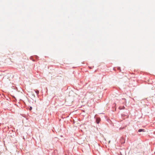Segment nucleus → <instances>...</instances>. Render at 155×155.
Returning a JSON list of instances; mask_svg holds the SVG:
<instances>
[{"label":"nucleus","mask_w":155,"mask_h":155,"mask_svg":"<svg viewBox=\"0 0 155 155\" xmlns=\"http://www.w3.org/2000/svg\"><path fill=\"white\" fill-rule=\"evenodd\" d=\"M144 132L145 131H144V129H140L139 130H138V132Z\"/></svg>","instance_id":"nucleus-1"},{"label":"nucleus","mask_w":155,"mask_h":155,"mask_svg":"<svg viewBox=\"0 0 155 155\" xmlns=\"http://www.w3.org/2000/svg\"><path fill=\"white\" fill-rule=\"evenodd\" d=\"M97 123L98 124L99 123L98 121H97Z\"/></svg>","instance_id":"nucleus-3"},{"label":"nucleus","mask_w":155,"mask_h":155,"mask_svg":"<svg viewBox=\"0 0 155 155\" xmlns=\"http://www.w3.org/2000/svg\"><path fill=\"white\" fill-rule=\"evenodd\" d=\"M35 91V92L36 93V94H38L39 92V91H38V90H36V91Z\"/></svg>","instance_id":"nucleus-2"}]
</instances>
